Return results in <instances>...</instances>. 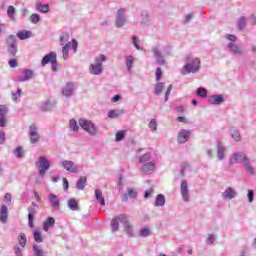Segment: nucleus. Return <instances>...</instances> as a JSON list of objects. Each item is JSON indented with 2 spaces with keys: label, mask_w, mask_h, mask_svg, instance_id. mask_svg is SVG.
<instances>
[{
  "label": "nucleus",
  "mask_w": 256,
  "mask_h": 256,
  "mask_svg": "<svg viewBox=\"0 0 256 256\" xmlns=\"http://www.w3.org/2000/svg\"><path fill=\"white\" fill-rule=\"evenodd\" d=\"M152 53L158 65H165V63H167L165 58L171 55V47L156 45L152 48Z\"/></svg>",
  "instance_id": "obj_1"
},
{
  "label": "nucleus",
  "mask_w": 256,
  "mask_h": 256,
  "mask_svg": "<svg viewBox=\"0 0 256 256\" xmlns=\"http://www.w3.org/2000/svg\"><path fill=\"white\" fill-rule=\"evenodd\" d=\"M107 61L105 54H100L94 58V61L89 65L88 71L90 75H102L103 74V63Z\"/></svg>",
  "instance_id": "obj_2"
},
{
  "label": "nucleus",
  "mask_w": 256,
  "mask_h": 256,
  "mask_svg": "<svg viewBox=\"0 0 256 256\" xmlns=\"http://www.w3.org/2000/svg\"><path fill=\"white\" fill-rule=\"evenodd\" d=\"M199 69H201V59L190 56L186 59V63L182 70V75L199 73Z\"/></svg>",
  "instance_id": "obj_3"
},
{
  "label": "nucleus",
  "mask_w": 256,
  "mask_h": 256,
  "mask_svg": "<svg viewBox=\"0 0 256 256\" xmlns=\"http://www.w3.org/2000/svg\"><path fill=\"white\" fill-rule=\"evenodd\" d=\"M78 123L88 135H91L92 137H97L99 135V130L97 129V126L91 122V120H87L84 118H80L78 120Z\"/></svg>",
  "instance_id": "obj_4"
},
{
  "label": "nucleus",
  "mask_w": 256,
  "mask_h": 256,
  "mask_svg": "<svg viewBox=\"0 0 256 256\" xmlns=\"http://www.w3.org/2000/svg\"><path fill=\"white\" fill-rule=\"evenodd\" d=\"M226 39L230 41V43L227 45V50L229 53H233V55H243V49L239 47L237 43H235V41H237V37L235 35L227 34Z\"/></svg>",
  "instance_id": "obj_5"
},
{
  "label": "nucleus",
  "mask_w": 256,
  "mask_h": 256,
  "mask_svg": "<svg viewBox=\"0 0 256 256\" xmlns=\"http://www.w3.org/2000/svg\"><path fill=\"white\" fill-rule=\"evenodd\" d=\"M36 167L40 177H45V173L51 168V162L44 156H40L36 161Z\"/></svg>",
  "instance_id": "obj_6"
},
{
  "label": "nucleus",
  "mask_w": 256,
  "mask_h": 256,
  "mask_svg": "<svg viewBox=\"0 0 256 256\" xmlns=\"http://www.w3.org/2000/svg\"><path fill=\"white\" fill-rule=\"evenodd\" d=\"M76 89L77 87H75V82L68 81L62 86L60 93L61 95H63V97H66V99H69L75 95Z\"/></svg>",
  "instance_id": "obj_7"
},
{
  "label": "nucleus",
  "mask_w": 256,
  "mask_h": 256,
  "mask_svg": "<svg viewBox=\"0 0 256 256\" xmlns=\"http://www.w3.org/2000/svg\"><path fill=\"white\" fill-rule=\"evenodd\" d=\"M7 51L10 55L15 57L17 55V37L10 35L6 39Z\"/></svg>",
  "instance_id": "obj_8"
},
{
  "label": "nucleus",
  "mask_w": 256,
  "mask_h": 256,
  "mask_svg": "<svg viewBox=\"0 0 256 256\" xmlns=\"http://www.w3.org/2000/svg\"><path fill=\"white\" fill-rule=\"evenodd\" d=\"M119 221L124 225L127 222V214H120L112 219L110 223L112 233L119 231Z\"/></svg>",
  "instance_id": "obj_9"
},
{
  "label": "nucleus",
  "mask_w": 256,
  "mask_h": 256,
  "mask_svg": "<svg viewBox=\"0 0 256 256\" xmlns=\"http://www.w3.org/2000/svg\"><path fill=\"white\" fill-rule=\"evenodd\" d=\"M61 167L64 171H68V173H80V167L75 162L71 160H64L61 162Z\"/></svg>",
  "instance_id": "obj_10"
},
{
  "label": "nucleus",
  "mask_w": 256,
  "mask_h": 256,
  "mask_svg": "<svg viewBox=\"0 0 256 256\" xmlns=\"http://www.w3.org/2000/svg\"><path fill=\"white\" fill-rule=\"evenodd\" d=\"M29 137L30 143H32V145H35V143H39V139H41V136L39 135V127H37V124H32L29 126Z\"/></svg>",
  "instance_id": "obj_11"
},
{
  "label": "nucleus",
  "mask_w": 256,
  "mask_h": 256,
  "mask_svg": "<svg viewBox=\"0 0 256 256\" xmlns=\"http://www.w3.org/2000/svg\"><path fill=\"white\" fill-rule=\"evenodd\" d=\"M249 159V156L243 152H236L232 154L230 157V165H235V163H243V165L246 163V161Z\"/></svg>",
  "instance_id": "obj_12"
},
{
  "label": "nucleus",
  "mask_w": 256,
  "mask_h": 256,
  "mask_svg": "<svg viewBox=\"0 0 256 256\" xmlns=\"http://www.w3.org/2000/svg\"><path fill=\"white\" fill-rule=\"evenodd\" d=\"M35 77V71L31 69H24L22 71V75L18 76L15 81L17 83H25L27 81H30V79H33Z\"/></svg>",
  "instance_id": "obj_13"
},
{
  "label": "nucleus",
  "mask_w": 256,
  "mask_h": 256,
  "mask_svg": "<svg viewBox=\"0 0 256 256\" xmlns=\"http://www.w3.org/2000/svg\"><path fill=\"white\" fill-rule=\"evenodd\" d=\"M115 23L118 29H121V27H125V25H127V17L125 16V9L121 8L117 11Z\"/></svg>",
  "instance_id": "obj_14"
},
{
  "label": "nucleus",
  "mask_w": 256,
  "mask_h": 256,
  "mask_svg": "<svg viewBox=\"0 0 256 256\" xmlns=\"http://www.w3.org/2000/svg\"><path fill=\"white\" fill-rule=\"evenodd\" d=\"M191 139V130L182 129L178 132L177 135V142L180 145H183L184 143H187Z\"/></svg>",
  "instance_id": "obj_15"
},
{
  "label": "nucleus",
  "mask_w": 256,
  "mask_h": 256,
  "mask_svg": "<svg viewBox=\"0 0 256 256\" xmlns=\"http://www.w3.org/2000/svg\"><path fill=\"white\" fill-rule=\"evenodd\" d=\"M48 201L50 203V207L54 209V211H59L61 209V199L53 193L48 195Z\"/></svg>",
  "instance_id": "obj_16"
},
{
  "label": "nucleus",
  "mask_w": 256,
  "mask_h": 256,
  "mask_svg": "<svg viewBox=\"0 0 256 256\" xmlns=\"http://www.w3.org/2000/svg\"><path fill=\"white\" fill-rule=\"evenodd\" d=\"M180 193L183 201H185V203L189 202V184L187 183V180L181 181Z\"/></svg>",
  "instance_id": "obj_17"
},
{
  "label": "nucleus",
  "mask_w": 256,
  "mask_h": 256,
  "mask_svg": "<svg viewBox=\"0 0 256 256\" xmlns=\"http://www.w3.org/2000/svg\"><path fill=\"white\" fill-rule=\"evenodd\" d=\"M207 102L210 105H223V103H225V97L221 94L210 95L207 99Z\"/></svg>",
  "instance_id": "obj_18"
},
{
  "label": "nucleus",
  "mask_w": 256,
  "mask_h": 256,
  "mask_svg": "<svg viewBox=\"0 0 256 256\" xmlns=\"http://www.w3.org/2000/svg\"><path fill=\"white\" fill-rule=\"evenodd\" d=\"M235 197H237V190L233 187L226 188L222 193V199L226 201H231V199H235Z\"/></svg>",
  "instance_id": "obj_19"
},
{
  "label": "nucleus",
  "mask_w": 256,
  "mask_h": 256,
  "mask_svg": "<svg viewBox=\"0 0 256 256\" xmlns=\"http://www.w3.org/2000/svg\"><path fill=\"white\" fill-rule=\"evenodd\" d=\"M125 65H126L128 75H132L133 65H135V57H133V55L125 56Z\"/></svg>",
  "instance_id": "obj_20"
},
{
  "label": "nucleus",
  "mask_w": 256,
  "mask_h": 256,
  "mask_svg": "<svg viewBox=\"0 0 256 256\" xmlns=\"http://www.w3.org/2000/svg\"><path fill=\"white\" fill-rule=\"evenodd\" d=\"M57 59V53L50 52L49 54L45 55L41 60L42 67H45L48 63H52L53 60Z\"/></svg>",
  "instance_id": "obj_21"
},
{
  "label": "nucleus",
  "mask_w": 256,
  "mask_h": 256,
  "mask_svg": "<svg viewBox=\"0 0 256 256\" xmlns=\"http://www.w3.org/2000/svg\"><path fill=\"white\" fill-rule=\"evenodd\" d=\"M57 107V101L55 100H48L41 105L42 111H53V109Z\"/></svg>",
  "instance_id": "obj_22"
},
{
  "label": "nucleus",
  "mask_w": 256,
  "mask_h": 256,
  "mask_svg": "<svg viewBox=\"0 0 256 256\" xmlns=\"http://www.w3.org/2000/svg\"><path fill=\"white\" fill-rule=\"evenodd\" d=\"M157 167V164L155 162H148L142 166L143 173H146L147 175H151L152 171H155Z\"/></svg>",
  "instance_id": "obj_23"
},
{
  "label": "nucleus",
  "mask_w": 256,
  "mask_h": 256,
  "mask_svg": "<svg viewBox=\"0 0 256 256\" xmlns=\"http://www.w3.org/2000/svg\"><path fill=\"white\" fill-rule=\"evenodd\" d=\"M9 218V209L7 206L2 205L0 208V221L2 223H7V219Z\"/></svg>",
  "instance_id": "obj_24"
},
{
  "label": "nucleus",
  "mask_w": 256,
  "mask_h": 256,
  "mask_svg": "<svg viewBox=\"0 0 256 256\" xmlns=\"http://www.w3.org/2000/svg\"><path fill=\"white\" fill-rule=\"evenodd\" d=\"M247 175H255V167L251 164V160L248 158L243 164Z\"/></svg>",
  "instance_id": "obj_25"
},
{
  "label": "nucleus",
  "mask_w": 256,
  "mask_h": 256,
  "mask_svg": "<svg viewBox=\"0 0 256 256\" xmlns=\"http://www.w3.org/2000/svg\"><path fill=\"white\" fill-rule=\"evenodd\" d=\"M67 205L70 211H79V202H77V199L70 198L67 201Z\"/></svg>",
  "instance_id": "obj_26"
},
{
  "label": "nucleus",
  "mask_w": 256,
  "mask_h": 256,
  "mask_svg": "<svg viewBox=\"0 0 256 256\" xmlns=\"http://www.w3.org/2000/svg\"><path fill=\"white\" fill-rule=\"evenodd\" d=\"M53 227H55V218L48 217L47 220L43 223V229L44 231H49Z\"/></svg>",
  "instance_id": "obj_27"
},
{
  "label": "nucleus",
  "mask_w": 256,
  "mask_h": 256,
  "mask_svg": "<svg viewBox=\"0 0 256 256\" xmlns=\"http://www.w3.org/2000/svg\"><path fill=\"white\" fill-rule=\"evenodd\" d=\"M217 157L219 161H223L225 159V146L223 144H217Z\"/></svg>",
  "instance_id": "obj_28"
},
{
  "label": "nucleus",
  "mask_w": 256,
  "mask_h": 256,
  "mask_svg": "<svg viewBox=\"0 0 256 256\" xmlns=\"http://www.w3.org/2000/svg\"><path fill=\"white\" fill-rule=\"evenodd\" d=\"M94 195L96 197V201H98L100 205L105 206V197H103V191H101V189H96Z\"/></svg>",
  "instance_id": "obj_29"
},
{
  "label": "nucleus",
  "mask_w": 256,
  "mask_h": 256,
  "mask_svg": "<svg viewBox=\"0 0 256 256\" xmlns=\"http://www.w3.org/2000/svg\"><path fill=\"white\" fill-rule=\"evenodd\" d=\"M7 16L11 21H17V11L15 10V7L8 6L7 8Z\"/></svg>",
  "instance_id": "obj_30"
},
{
  "label": "nucleus",
  "mask_w": 256,
  "mask_h": 256,
  "mask_svg": "<svg viewBox=\"0 0 256 256\" xmlns=\"http://www.w3.org/2000/svg\"><path fill=\"white\" fill-rule=\"evenodd\" d=\"M124 231L129 235V237H133V226L129 223V217L126 216V222H124Z\"/></svg>",
  "instance_id": "obj_31"
},
{
  "label": "nucleus",
  "mask_w": 256,
  "mask_h": 256,
  "mask_svg": "<svg viewBox=\"0 0 256 256\" xmlns=\"http://www.w3.org/2000/svg\"><path fill=\"white\" fill-rule=\"evenodd\" d=\"M123 113H125L123 110L112 109L108 111V119H117L118 117H121Z\"/></svg>",
  "instance_id": "obj_32"
},
{
  "label": "nucleus",
  "mask_w": 256,
  "mask_h": 256,
  "mask_svg": "<svg viewBox=\"0 0 256 256\" xmlns=\"http://www.w3.org/2000/svg\"><path fill=\"white\" fill-rule=\"evenodd\" d=\"M36 11H38L39 13H49V5L37 2Z\"/></svg>",
  "instance_id": "obj_33"
},
{
  "label": "nucleus",
  "mask_w": 256,
  "mask_h": 256,
  "mask_svg": "<svg viewBox=\"0 0 256 256\" xmlns=\"http://www.w3.org/2000/svg\"><path fill=\"white\" fill-rule=\"evenodd\" d=\"M32 33L29 30H22L17 33L18 39L21 41H25V39H29L31 37Z\"/></svg>",
  "instance_id": "obj_34"
},
{
  "label": "nucleus",
  "mask_w": 256,
  "mask_h": 256,
  "mask_svg": "<svg viewBox=\"0 0 256 256\" xmlns=\"http://www.w3.org/2000/svg\"><path fill=\"white\" fill-rule=\"evenodd\" d=\"M79 127H80V125L77 124V120H75V119H70L69 120V129H70V131H72L73 133H78L79 132Z\"/></svg>",
  "instance_id": "obj_35"
},
{
  "label": "nucleus",
  "mask_w": 256,
  "mask_h": 256,
  "mask_svg": "<svg viewBox=\"0 0 256 256\" xmlns=\"http://www.w3.org/2000/svg\"><path fill=\"white\" fill-rule=\"evenodd\" d=\"M33 251L35 256H47V251L43 250L39 245H33Z\"/></svg>",
  "instance_id": "obj_36"
},
{
  "label": "nucleus",
  "mask_w": 256,
  "mask_h": 256,
  "mask_svg": "<svg viewBox=\"0 0 256 256\" xmlns=\"http://www.w3.org/2000/svg\"><path fill=\"white\" fill-rule=\"evenodd\" d=\"M154 205H155V207H164L165 206V195L158 194Z\"/></svg>",
  "instance_id": "obj_37"
},
{
  "label": "nucleus",
  "mask_w": 256,
  "mask_h": 256,
  "mask_svg": "<svg viewBox=\"0 0 256 256\" xmlns=\"http://www.w3.org/2000/svg\"><path fill=\"white\" fill-rule=\"evenodd\" d=\"M230 135H231L232 139H234V141H236L237 143H239V141H241V133L239 132V130L232 128L230 130Z\"/></svg>",
  "instance_id": "obj_38"
},
{
  "label": "nucleus",
  "mask_w": 256,
  "mask_h": 256,
  "mask_svg": "<svg viewBox=\"0 0 256 256\" xmlns=\"http://www.w3.org/2000/svg\"><path fill=\"white\" fill-rule=\"evenodd\" d=\"M131 43L132 45H134L135 49H137V51H143V48L141 46H139V43H141V40H139V38L136 35H133L131 37Z\"/></svg>",
  "instance_id": "obj_39"
},
{
  "label": "nucleus",
  "mask_w": 256,
  "mask_h": 256,
  "mask_svg": "<svg viewBox=\"0 0 256 256\" xmlns=\"http://www.w3.org/2000/svg\"><path fill=\"white\" fill-rule=\"evenodd\" d=\"M164 90H165V83H163V82H158V83L155 85L154 93H155V95H161Z\"/></svg>",
  "instance_id": "obj_40"
},
{
  "label": "nucleus",
  "mask_w": 256,
  "mask_h": 256,
  "mask_svg": "<svg viewBox=\"0 0 256 256\" xmlns=\"http://www.w3.org/2000/svg\"><path fill=\"white\" fill-rule=\"evenodd\" d=\"M86 184H87V178L86 177H80L79 180L76 183V187L80 191H83V189H85Z\"/></svg>",
  "instance_id": "obj_41"
},
{
  "label": "nucleus",
  "mask_w": 256,
  "mask_h": 256,
  "mask_svg": "<svg viewBox=\"0 0 256 256\" xmlns=\"http://www.w3.org/2000/svg\"><path fill=\"white\" fill-rule=\"evenodd\" d=\"M13 154L15 155V157H17L18 159H23L24 155H25V150H23V147L18 146L14 151Z\"/></svg>",
  "instance_id": "obj_42"
},
{
  "label": "nucleus",
  "mask_w": 256,
  "mask_h": 256,
  "mask_svg": "<svg viewBox=\"0 0 256 256\" xmlns=\"http://www.w3.org/2000/svg\"><path fill=\"white\" fill-rule=\"evenodd\" d=\"M68 50L72 49L74 53H77V40L73 39L71 42H68L64 45Z\"/></svg>",
  "instance_id": "obj_43"
},
{
  "label": "nucleus",
  "mask_w": 256,
  "mask_h": 256,
  "mask_svg": "<svg viewBox=\"0 0 256 256\" xmlns=\"http://www.w3.org/2000/svg\"><path fill=\"white\" fill-rule=\"evenodd\" d=\"M140 237H149L151 235V229L149 227H143L139 231Z\"/></svg>",
  "instance_id": "obj_44"
},
{
  "label": "nucleus",
  "mask_w": 256,
  "mask_h": 256,
  "mask_svg": "<svg viewBox=\"0 0 256 256\" xmlns=\"http://www.w3.org/2000/svg\"><path fill=\"white\" fill-rule=\"evenodd\" d=\"M18 243L21 247H25V245H27V236L25 233H20Z\"/></svg>",
  "instance_id": "obj_45"
},
{
  "label": "nucleus",
  "mask_w": 256,
  "mask_h": 256,
  "mask_svg": "<svg viewBox=\"0 0 256 256\" xmlns=\"http://www.w3.org/2000/svg\"><path fill=\"white\" fill-rule=\"evenodd\" d=\"M151 160V152H147V153H145V154H143L142 156H140V158H139V161H140V163H147V162H149Z\"/></svg>",
  "instance_id": "obj_46"
},
{
  "label": "nucleus",
  "mask_w": 256,
  "mask_h": 256,
  "mask_svg": "<svg viewBox=\"0 0 256 256\" xmlns=\"http://www.w3.org/2000/svg\"><path fill=\"white\" fill-rule=\"evenodd\" d=\"M215 241H217V236L215 234H208L206 245H213Z\"/></svg>",
  "instance_id": "obj_47"
},
{
  "label": "nucleus",
  "mask_w": 256,
  "mask_h": 256,
  "mask_svg": "<svg viewBox=\"0 0 256 256\" xmlns=\"http://www.w3.org/2000/svg\"><path fill=\"white\" fill-rule=\"evenodd\" d=\"M33 237L36 243H43V235L40 231H34Z\"/></svg>",
  "instance_id": "obj_48"
},
{
  "label": "nucleus",
  "mask_w": 256,
  "mask_h": 256,
  "mask_svg": "<svg viewBox=\"0 0 256 256\" xmlns=\"http://www.w3.org/2000/svg\"><path fill=\"white\" fill-rule=\"evenodd\" d=\"M198 97H201V99H205L207 97V89L200 87L196 91Z\"/></svg>",
  "instance_id": "obj_49"
},
{
  "label": "nucleus",
  "mask_w": 256,
  "mask_h": 256,
  "mask_svg": "<svg viewBox=\"0 0 256 256\" xmlns=\"http://www.w3.org/2000/svg\"><path fill=\"white\" fill-rule=\"evenodd\" d=\"M30 21H31V23H33V25H37V23H39V21H41V16H39V14H37V13H33L30 16Z\"/></svg>",
  "instance_id": "obj_50"
},
{
  "label": "nucleus",
  "mask_w": 256,
  "mask_h": 256,
  "mask_svg": "<svg viewBox=\"0 0 256 256\" xmlns=\"http://www.w3.org/2000/svg\"><path fill=\"white\" fill-rule=\"evenodd\" d=\"M148 127H149L150 131L155 133V131H157V120L156 119L150 120Z\"/></svg>",
  "instance_id": "obj_51"
},
{
  "label": "nucleus",
  "mask_w": 256,
  "mask_h": 256,
  "mask_svg": "<svg viewBox=\"0 0 256 256\" xmlns=\"http://www.w3.org/2000/svg\"><path fill=\"white\" fill-rule=\"evenodd\" d=\"M65 43H69V33H64L60 36V45L63 46Z\"/></svg>",
  "instance_id": "obj_52"
},
{
  "label": "nucleus",
  "mask_w": 256,
  "mask_h": 256,
  "mask_svg": "<svg viewBox=\"0 0 256 256\" xmlns=\"http://www.w3.org/2000/svg\"><path fill=\"white\" fill-rule=\"evenodd\" d=\"M127 193H128V197H130V199H137V191L135 189L128 188Z\"/></svg>",
  "instance_id": "obj_53"
},
{
  "label": "nucleus",
  "mask_w": 256,
  "mask_h": 256,
  "mask_svg": "<svg viewBox=\"0 0 256 256\" xmlns=\"http://www.w3.org/2000/svg\"><path fill=\"white\" fill-rule=\"evenodd\" d=\"M33 211L32 209H29V214H28V225L29 227H31V229H33V227H35V224L33 223Z\"/></svg>",
  "instance_id": "obj_54"
},
{
  "label": "nucleus",
  "mask_w": 256,
  "mask_h": 256,
  "mask_svg": "<svg viewBox=\"0 0 256 256\" xmlns=\"http://www.w3.org/2000/svg\"><path fill=\"white\" fill-rule=\"evenodd\" d=\"M126 132L125 130H121L118 133H116V141H123L125 139Z\"/></svg>",
  "instance_id": "obj_55"
},
{
  "label": "nucleus",
  "mask_w": 256,
  "mask_h": 256,
  "mask_svg": "<svg viewBox=\"0 0 256 256\" xmlns=\"http://www.w3.org/2000/svg\"><path fill=\"white\" fill-rule=\"evenodd\" d=\"M247 23V18L241 17L238 21V28L245 29V24Z\"/></svg>",
  "instance_id": "obj_56"
},
{
  "label": "nucleus",
  "mask_w": 256,
  "mask_h": 256,
  "mask_svg": "<svg viewBox=\"0 0 256 256\" xmlns=\"http://www.w3.org/2000/svg\"><path fill=\"white\" fill-rule=\"evenodd\" d=\"M21 93H23V91L21 90V88H18L16 92L12 93V99L14 101H17L19 97H21Z\"/></svg>",
  "instance_id": "obj_57"
},
{
  "label": "nucleus",
  "mask_w": 256,
  "mask_h": 256,
  "mask_svg": "<svg viewBox=\"0 0 256 256\" xmlns=\"http://www.w3.org/2000/svg\"><path fill=\"white\" fill-rule=\"evenodd\" d=\"M171 91H173V85H169L165 92V101H169V95H171Z\"/></svg>",
  "instance_id": "obj_58"
},
{
  "label": "nucleus",
  "mask_w": 256,
  "mask_h": 256,
  "mask_svg": "<svg viewBox=\"0 0 256 256\" xmlns=\"http://www.w3.org/2000/svg\"><path fill=\"white\" fill-rule=\"evenodd\" d=\"M62 55H63V59L65 60L69 59V49L65 46L62 47Z\"/></svg>",
  "instance_id": "obj_59"
},
{
  "label": "nucleus",
  "mask_w": 256,
  "mask_h": 256,
  "mask_svg": "<svg viewBox=\"0 0 256 256\" xmlns=\"http://www.w3.org/2000/svg\"><path fill=\"white\" fill-rule=\"evenodd\" d=\"M4 202L6 205H11V193H6L4 196Z\"/></svg>",
  "instance_id": "obj_60"
},
{
  "label": "nucleus",
  "mask_w": 256,
  "mask_h": 256,
  "mask_svg": "<svg viewBox=\"0 0 256 256\" xmlns=\"http://www.w3.org/2000/svg\"><path fill=\"white\" fill-rule=\"evenodd\" d=\"M162 75H163V71L161 70V68H157L156 69V81H161Z\"/></svg>",
  "instance_id": "obj_61"
},
{
  "label": "nucleus",
  "mask_w": 256,
  "mask_h": 256,
  "mask_svg": "<svg viewBox=\"0 0 256 256\" xmlns=\"http://www.w3.org/2000/svg\"><path fill=\"white\" fill-rule=\"evenodd\" d=\"M7 115V108L3 105H0V117H5Z\"/></svg>",
  "instance_id": "obj_62"
},
{
  "label": "nucleus",
  "mask_w": 256,
  "mask_h": 256,
  "mask_svg": "<svg viewBox=\"0 0 256 256\" xmlns=\"http://www.w3.org/2000/svg\"><path fill=\"white\" fill-rule=\"evenodd\" d=\"M247 197H248V202L253 203V199H254L253 190H248Z\"/></svg>",
  "instance_id": "obj_63"
},
{
  "label": "nucleus",
  "mask_w": 256,
  "mask_h": 256,
  "mask_svg": "<svg viewBox=\"0 0 256 256\" xmlns=\"http://www.w3.org/2000/svg\"><path fill=\"white\" fill-rule=\"evenodd\" d=\"M57 58H55L54 60H52L51 62V69L52 71H57Z\"/></svg>",
  "instance_id": "obj_64"
}]
</instances>
